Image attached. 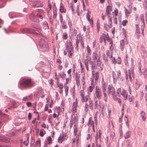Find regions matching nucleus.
I'll return each mask as SVG.
<instances>
[{"label":"nucleus","mask_w":147,"mask_h":147,"mask_svg":"<svg viewBox=\"0 0 147 147\" xmlns=\"http://www.w3.org/2000/svg\"><path fill=\"white\" fill-rule=\"evenodd\" d=\"M34 82L31 79L25 78L21 79L19 83V86L24 88H31L35 85Z\"/></svg>","instance_id":"f257e3e1"},{"label":"nucleus","mask_w":147,"mask_h":147,"mask_svg":"<svg viewBox=\"0 0 147 147\" xmlns=\"http://www.w3.org/2000/svg\"><path fill=\"white\" fill-rule=\"evenodd\" d=\"M86 67V69L87 71L89 70V66L92 69L94 68L95 65H94L92 61H90V59H86L84 61Z\"/></svg>","instance_id":"f03ea898"},{"label":"nucleus","mask_w":147,"mask_h":147,"mask_svg":"<svg viewBox=\"0 0 147 147\" xmlns=\"http://www.w3.org/2000/svg\"><path fill=\"white\" fill-rule=\"evenodd\" d=\"M39 45L42 51H45L48 50L49 46L47 42L41 40L39 42Z\"/></svg>","instance_id":"7ed1b4c3"},{"label":"nucleus","mask_w":147,"mask_h":147,"mask_svg":"<svg viewBox=\"0 0 147 147\" xmlns=\"http://www.w3.org/2000/svg\"><path fill=\"white\" fill-rule=\"evenodd\" d=\"M95 97H96L99 99L101 98L102 96V91L99 87L96 86L95 88Z\"/></svg>","instance_id":"20e7f679"},{"label":"nucleus","mask_w":147,"mask_h":147,"mask_svg":"<svg viewBox=\"0 0 147 147\" xmlns=\"http://www.w3.org/2000/svg\"><path fill=\"white\" fill-rule=\"evenodd\" d=\"M116 92L119 96L120 97L121 95H122L124 97L127 93L126 91L123 88H119L116 90Z\"/></svg>","instance_id":"39448f33"},{"label":"nucleus","mask_w":147,"mask_h":147,"mask_svg":"<svg viewBox=\"0 0 147 147\" xmlns=\"http://www.w3.org/2000/svg\"><path fill=\"white\" fill-rule=\"evenodd\" d=\"M116 72L117 74V76L116 75V73L113 71V78H117L119 79L121 81H123V78L121 76L120 71L119 70H118Z\"/></svg>","instance_id":"423d86ee"},{"label":"nucleus","mask_w":147,"mask_h":147,"mask_svg":"<svg viewBox=\"0 0 147 147\" xmlns=\"http://www.w3.org/2000/svg\"><path fill=\"white\" fill-rule=\"evenodd\" d=\"M81 136V132H78V134L76 136L75 138H73L72 139V142L74 144L76 142V145L77 146L79 143V141H80V137Z\"/></svg>","instance_id":"0eeeda50"},{"label":"nucleus","mask_w":147,"mask_h":147,"mask_svg":"<svg viewBox=\"0 0 147 147\" xmlns=\"http://www.w3.org/2000/svg\"><path fill=\"white\" fill-rule=\"evenodd\" d=\"M107 92L109 96H111L115 94V89L112 86L109 85L107 88Z\"/></svg>","instance_id":"6e6552de"},{"label":"nucleus","mask_w":147,"mask_h":147,"mask_svg":"<svg viewBox=\"0 0 147 147\" xmlns=\"http://www.w3.org/2000/svg\"><path fill=\"white\" fill-rule=\"evenodd\" d=\"M102 93L104 95L103 99L105 101H106L107 100V94H106L107 84L105 83L102 84Z\"/></svg>","instance_id":"1a4fd4ad"},{"label":"nucleus","mask_w":147,"mask_h":147,"mask_svg":"<svg viewBox=\"0 0 147 147\" xmlns=\"http://www.w3.org/2000/svg\"><path fill=\"white\" fill-rule=\"evenodd\" d=\"M38 17H39L41 19H43V17L42 16L38 15V14L36 15H34L33 13H32L30 16V18L34 22L36 21Z\"/></svg>","instance_id":"9d476101"},{"label":"nucleus","mask_w":147,"mask_h":147,"mask_svg":"<svg viewBox=\"0 0 147 147\" xmlns=\"http://www.w3.org/2000/svg\"><path fill=\"white\" fill-rule=\"evenodd\" d=\"M56 78H57V87L59 88V92L60 94H62L63 92V85L61 83L59 84V78H57V77Z\"/></svg>","instance_id":"9b49d317"},{"label":"nucleus","mask_w":147,"mask_h":147,"mask_svg":"<svg viewBox=\"0 0 147 147\" xmlns=\"http://www.w3.org/2000/svg\"><path fill=\"white\" fill-rule=\"evenodd\" d=\"M78 101L77 99L76 98L75 99V101L73 103V106L72 107V110L73 111L76 112L77 111V108L78 106Z\"/></svg>","instance_id":"f8f14e48"},{"label":"nucleus","mask_w":147,"mask_h":147,"mask_svg":"<svg viewBox=\"0 0 147 147\" xmlns=\"http://www.w3.org/2000/svg\"><path fill=\"white\" fill-rule=\"evenodd\" d=\"M108 36V34H107V36H106V34L102 33L101 36L100 38V42L101 43H102L104 42L105 43H106V38Z\"/></svg>","instance_id":"ddd939ff"},{"label":"nucleus","mask_w":147,"mask_h":147,"mask_svg":"<svg viewBox=\"0 0 147 147\" xmlns=\"http://www.w3.org/2000/svg\"><path fill=\"white\" fill-rule=\"evenodd\" d=\"M80 76L78 75L77 74H76L75 79L76 80V84L78 86H79L80 85Z\"/></svg>","instance_id":"4468645a"},{"label":"nucleus","mask_w":147,"mask_h":147,"mask_svg":"<svg viewBox=\"0 0 147 147\" xmlns=\"http://www.w3.org/2000/svg\"><path fill=\"white\" fill-rule=\"evenodd\" d=\"M112 11V8L109 5L107 6L106 8V10L105 12V16L110 14V12Z\"/></svg>","instance_id":"2eb2a0df"},{"label":"nucleus","mask_w":147,"mask_h":147,"mask_svg":"<svg viewBox=\"0 0 147 147\" xmlns=\"http://www.w3.org/2000/svg\"><path fill=\"white\" fill-rule=\"evenodd\" d=\"M92 74L94 78L95 79V80L96 81L99 78V72L97 71L95 73H94L92 71Z\"/></svg>","instance_id":"dca6fc26"},{"label":"nucleus","mask_w":147,"mask_h":147,"mask_svg":"<svg viewBox=\"0 0 147 147\" xmlns=\"http://www.w3.org/2000/svg\"><path fill=\"white\" fill-rule=\"evenodd\" d=\"M0 140L3 142H9V139L5 136L0 137Z\"/></svg>","instance_id":"f3484780"},{"label":"nucleus","mask_w":147,"mask_h":147,"mask_svg":"<svg viewBox=\"0 0 147 147\" xmlns=\"http://www.w3.org/2000/svg\"><path fill=\"white\" fill-rule=\"evenodd\" d=\"M127 93L126 95L124 97V100H127L129 102H131L132 101V98L131 96L129 95H128L127 94Z\"/></svg>","instance_id":"a211bd4d"},{"label":"nucleus","mask_w":147,"mask_h":147,"mask_svg":"<svg viewBox=\"0 0 147 147\" xmlns=\"http://www.w3.org/2000/svg\"><path fill=\"white\" fill-rule=\"evenodd\" d=\"M88 125L89 127H92L93 129L94 128V122L93 121L91 120V118H90L88 122Z\"/></svg>","instance_id":"6ab92c4d"},{"label":"nucleus","mask_w":147,"mask_h":147,"mask_svg":"<svg viewBox=\"0 0 147 147\" xmlns=\"http://www.w3.org/2000/svg\"><path fill=\"white\" fill-rule=\"evenodd\" d=\"M112 27V24H104V28L107 31L109 28H111Z\"/></svg>","instance_id":"aec40b11"},{"label":"nucleus","mask_w":147,"mask_h":147,"mask_svg":"<svg viewBox=\"0 0 147 147\" xmlns=\"http://www.w3.org/2000/svg\"><path fill=\"white\" fill-rule=\"evenodd\" d=\"M60 11L63 13H65L66 10V9L64 7L63 5H61L59 9Z\"/></svg>","instance_id":"412c9836"},{"label":"nucleus","mask_w":147,"mask_h":147,"mask_svg":"<svg viewBox=\"0 0 147 147\" xmlns=\"http://www.w3.org/2000/svg\"><path fill=\"white\" fill-rule=\"evenodd\" d=\"M141 84V82L136 80V82L135 84V88L136 89H138Z\"/></svg>","instance_id":"4be33fe9"},{"label":"nucleus","mask_w":147,"mask_h":147,"mask_svg":"<svg viewBox=\"0 0 147 147\" xmlns=\"http://www.w3.org/2000/svg\"><path fill=\"white\" fill-rule=\"evenodd\" d=\"M32 94H30L28 96L24 97L22 100L24 101H28L32 99Z\"/></svg>","instance_id":"5701e85b"},{"label":"nucleus","mask_w":147,"mask_h":147,"mask_svg":"<svg viewBox=\"0 0 147 147\" xmlns=\"http://www.w3.org/2000/svg\"><path fill=\"white\" fill-rule=\"evenodd\" d=\"M89 96H85L81 98V101L82 102H86L88 99Z\"/></svg>","instance_id":"b1692460"},{"label":"nucleus","mask_w":147,"mask_h":147,"mask_svg":"<svg viewBox=\"0 0 147 147\" xmlns=\"http://www.w3.org/2000/svg\"><path fill=\"white\" fill-rule=\"evenodd\" d=\"M141 116L143 121H145L146 118V116L145 113L143 111H141Z\"/></svg>","instance_id":"393cba45"},{"label":"nucleus","mask_w":147,"mask_h":147,"mask_svg":"<svg viewBox=\"0 0 147 147\" xmlns=\"http://www.w3.org/2000/svg\"><path fill=\"white\" fill-rule=\"evenodd\" d=\"M131 135V132L128 131L127 132L124 134V137L125 139H128L130 137Z\"/></svg>","instance_id":"a878e982"},{"label":"nucleus","mask_w":147,"mask_h":147,"mask_svg":"<svg viewBox=\"0 0 147 147\" xmlns=\"http://www.w3.org/2000/svg\"><path fill=\"white\" fill-rule=\"evenodd\" d=\"M78 131L77 126L76 125H75L74 126V132L75 136H76L78 134H77Z\"/></svg>","instance_id":"bb28decb"},{"label":"nucleus","mask_w":147,"mask_h":147,"mask_svg":"<svg viewBox=\"0 0 147 147\" xmlns=\"http://www.w3.org/2000/svg\"><path fill=\"white\" fill-rule=\"evenodd\" d=\"M100 130H99V134H98L97 133L96 134V136H95V141L96 144L98 143L97 140L99 139L100 140Z\"/></svg>","instance_id":"cd10ccee"},{"label":"nucleus","mask_w":147,"mask_h":147,"mask_svg":"<svg viewBox=\"0 0 147 147\" xmlns=\"http://www.w3.org/2000/svg\"><path fill=\"white\" fill-rule=\"evenodd\" d=\"M99 106L98 101L95 100H94V108L95 109L98 108Z\"/></svg>","instance_id":"c85d7f7f"},{"label":"nucleus","mask_w":147,"mask_h":147,"mask_svg":"<svg viewBox=\"0 0 147 147\" xmlns=\"http://www.w3.org/2000/svg\"><path fill=\"white\" fill-rule=\"evenodd\" d=\"M124 47V42L123 40H122L120 42V48L121 51L123 50Z\"/></svg>","instance_id":"c756f323"},{"label":"nucleus","mask_w":147,"mask_h":147,"mask_svg":"<svg viewBox=\"0 0 147 147\" xmlns=\"http://www.w3.org/2000/svg\"><path fill=\"white\" fill-rule=\"evenodd\" d=\"M143 5L144 8L146 10L147 9V0H144Z\"/></svg>","instance_id":"7c9ffc66"},{"label":"nucleus","mask_w":147,"mask_h":147,"mask_svg":"<svg viewBox=\"0 0 147 147\" xmlns=\"http://www.w3.org/2000/svg\"><path fill=\"white\" fill-rule=\"evenodd\" d=\"M93 90V87L92 86H90L87 88V90L88 94H90Z\"/></svg>","instance_id":"2f4dec72"},{"label":"nucleus","mask_w":147,"mask_h":147,"mask_svg":"<svg viewBox=\"0 0 147 147\" xmlns=\"http://www.w3.org/2000/svg\"><path fill=\"white\" fill-rule=\"evenodd\" d=\"M97 54L96 52H94L92 54V57L94 60H96L97 57Z\"/></svg>","instance_id":"473e14b6"},{"label":"nucleus","mask_w":147,"mask_h":147,"mask_svg":"<svg viewBox=\"0 0 147 147\" xmlns=\"http://www.w3.org/2000/svg\"><path fill=\"white\" fill-rule=\"evenodd\" d=\"M129 78L131 79V76H134L133 70H129Z\"/></svg>","instance_id":"72a5a7b5"},{"label":"nucleus","mask_w":147,"mask_h":147,"mask_svg":"<svg viewBox=\"0 0 147 147\" xmlns=\"http://www.w3.org/2000/svg\"><path fill=\"white\" fill-rule=\"evenodd\" d=\"M46 143H47L48 144H50L52 143V138L50 136H49L47 138V141Z\"/></svg>","instance_id":"f704fd0d"},{"label":"nucleus","mask_w":147,"mask_h":147,"mask_svg":"<svg viewBox=\"0 0 147 147\" xmlns=\"http://www.w3.org/2000/svg\"><path fill=\"white\" fill-rule=\"evenodd\" d=\"M68 45H66V48L63 51V54L64 55H66L67 54V52H68Z\"/></svg>","instance_id":"c9c22d12"},{"label":"nucleus","mask_w":147,"mask_h":147,"mask_svg":"<svg viewBox=\"0 0 147 147\" xmlns=\"http://www.w3.org/2000/svg\"><path fill=\"white\" fill-rule=\"evenodd\" d=\"M80 93L81 98L85 96V92L84 90H81L80 91Z\"/></svg>","instance_id":"e433bc0d"},{"label":"nucleus","mask_w":147,"mask_h":147,"mask_svg":"<svg viewBox=\"0 0 147 147\" xmlns=\"http://www.w3.org/2000/svg\"><path fill=\"white\" fill-rule=\"evenodd\" d=\"M43 5L42 3L40 1L38 2L36 5L34 7H38L42 6Z\"/></svg>","instance_id":"4c0bfd02"},{"label":"nucleus","mask_w":147,"mask_h":147,"mask_svg":"<svg viewBox=\"0 0 147 147\" xmlns=\"http://www.w3.org/2000/svg\"><path fill=\"white\" fill-rule=\"evenodd\" d=\"M118 10L117 8H115V9L114 11L113 12V15H114L116 17L118 15Z\"/></svg>","instance_id":"58836bf2"},{"label":"nucleus","mask_w":147,"mask_h":147,"mask_svg":"<svg viewBox=\"0 0 147 147\" xmlns=\"http://www.w3.org/2000/svg\"><path fill=\"white\" fill-rule=\"evenodd\" d=\"M93 101L91 99L89 100V106L90 109H92L93 106Z\"/></svg>","instance_id":"ea45409f"},{"label":"nucleus","mask_w":147,"mask_h":147,"mask_svg":"<svg viewBox=\"0 0 147 147\" xmlns=\"http://www.w3.org/2000/svg\"><path fill=\"white\" fill-rule=\"evenodd\" d=\"M87 53L88 55H90L91 54V49L89 46L87 45L86 47Z\"/></svg>","instance_id":"a19ab883"},{"label":"nucleus","mask_w":147,"mask_h":147,"mask_svg":"<svg viewBox=\"0 0 147 147\" xmlns=\"http://www.w3.org/2000/svg\"><path fill=\"white\" fill-rule=\"evenodd\" d=\"M63 135L62 136V135L61 136H60L58 138V142L59 143H62L63 140Z\"/></svg>","instance_id":"79ce46f5"},{"label":"nucleus","mask_w":147,"mask_h":147,"mask_svg":"<svg viewBox=\"0 0 147 147\" xmlns=\"http://www.w3.org/2000/svg\"><path fill=\"white\" fill-rule=\"evenodd\" d=\"M91 14V12L89 11H88V12L86 14V18L88 20H90V14Z\"/></svg>","instance_id":"37998d69"},{"label":"nucleus","mask_w":147,"mask_h":147,"mask_svg":"<svg viewBox=\"0 0 147 147\" xmlns=\"http://www.w3.org/2000/svg\"><path fill=\"white\" fill-rule=\"evenodd\" d=\"M64 88L65 90V92L66 96L67 95L68 92L69 87L66 85H64Z\"/></svg>","instance_id":"c03bdc74"},{"label":"nucleus","mask_w":147,"mask_h":147,"mask_svg":"<svg viewBox=\"0 0 147 147\" xmlns=\"http://www.w3.org/2000/svg\"><path fill=\"white\" fill-rule=\"evenodd\" d=\"M79 40L78 39H76L75 48H76V49H77V50H78V45H79Z\"/></svg>","instance_id":"a18cd8bd"},{"label":"nucleus","mask_w":147,"mask_h":147,"mask_svg":"<svg viewBox=\"0 0 147 147\" xmlns=\"http://www.w3.org/2000/svg\"><path fill=\"white\" fill-rule=\"evenodd\" d=\"M107 40L108 42H109L110 44L111 45V46H112L113 44V41L108 36L107 37Z\"/></svg>","instance_id":"49530a36"},{"label":"nucleus","mask_w":147,"mask_h":147,"mask_svg":"<svg viewBox=\"0 0 147 147\" xmlns=\"http://www.w3.org/2000/svg\"><path fill=\"white\" fill-rule=\"evenodd\" d=\"M101 64V63L100 60V56L98 57L97 60V65L98 66H100Z\"/></svg>","instance_id":"de8ad7c7"},{"label":"nucleus","mask_w":147,"mask_h":147,"mask_svg":"<svg viewBox=\"0 0 147 147\" xmlns=\"http://www.w3.org/2000/svg\"><path fill=\"white\" fill-rule=\"evenodd\" d=\"M73 51H69L68 53V55L69 58H72V56L73 55Z\"/></svg>","instance_id":"09e8293b"},{"label":"nucleus","mask_w":147,"mask_h":147,"mask_svg":"<svg viewBox=\"0 0 147 147\" xmlns=\"http://www.w3.org/2000/svg\"><path fill=\"white\" fill-rule=\"evenodd\" d=\"M68 38L67 34L66 32H65L63 34V39L66 40Z\"/></svg>","instance_id":"8fccbe9b"},{"label":"nucleus","mask_w":147,"mask_h":147,"mask_svg":"<svg viewBox=\"0 0 147 147\" xmlns=\"http://www.w3.org/2000/svg\"><path fill=\"white\" fill-rule=\"evenodd\" d=\"M89 106L88 105V104L87 103H86L85 105V106H84V111L86 112H87L88 111V108H89Z\"/></svg>","instance_id":"3c124183"},{"label":"nucleus","mask_w":147,"mask_h":147,"mask_svg":"<svg viewBox=\"0 0 147 147\" xmlns=\"http://www.w3.org/2000/svg\"><path fill=\"white\" fill-rule=\"evenodd\" d=\"M110 57L111 58V60H112L113 63L114 64H115L116 63V62L115 58L114 57H113L112 56V55H111Z\"/></svg>","instance_id":"603ef678"},{"label":"nucleus","mask_w":147,"mask_h":147,"mask_svg":"<svg viewBox=\"0 0 147 147\" xmlns=\"http://www.w3.org/2000/svg\"><path fill=\"white\" fill-rule=\"evenodd\" d=\"M43 27L45 28V29H47L48 28V25L47 22H44L43 24Z\"/></svg>","instance_id":"864d4df0"},{"label":"nucleus","mask_w":147,"mask_h":147,"mask_svg":"<svg viewBox=\"0 0 147 147\" xmlns=\"http://www.w3.org/2000/svg\"><path fill=\"white\" fill-rule=\"evenodd\" d=\"M102 57L103 60H104L105 62H107L108 61V60L107 58L106 57V55L105 54L102 55Z\"/></svg>","instance_id":"5fc2aeb1"},{"label":"nucleus","mask_w":147,"mask_h":147,"mask_svg":"<svg viewBox=\"0 0 147 147\" xmlns=\"http://www.w3.org/2000/svg\"><path fill=\"white\" fill-rule=\"evenodd\" d=\"M113 21L115 24H117V17L115 16L114 15H113Z\"/></svg>","instance_id":"6e6d98bb"},{"label":"nucleus","mask_w":147,"mask_h":147,"mask_svg":"<svg viewBox=\"0 0 147 147\" xmlns=\"http://www.w3.org/2000/svg\"><path fill=\"white\" fill-rule=\"evenodd\" d=\"M19 105V103L17 102H14L13 104L12 107L14 108H16Z\"/></svg>","instance_id":"4d7b16f0"},{"label":"nucleus","mask_w":147,"mask_h":147,"mask_svg":"<svg viewBox=\"0 0 147 147\" xmlns=\"http://www.w3.org/2000/svg\"><path fill=\"white\" fill-rule=\"evenodd\" d=\"M125 15L127 17L129 15V14L131 13V12L128 11V10L126 9H125Z\"/></svg>","instance_id":"13d9d810"},{"label":"nucleus","mask_w":147,"mask_h":147,"mask_svg":"<svg viewBox=\"0 0 147 147\" xmlns=\"http://www.w3.org/2000/svg\"><path fill=\"white\" fill-rule=\"evenodd\" d=\"M116 63H117L118 64H120L121 63V60L119 57H118L116 61Z\"/></svg>","instance_id":"bf43d9fd"},{"label":"nucleus","mask_w":147,"mask_h":147,"mask_svg":"<svg viewBox=\"0 0 147 147\" xmlns=\"http://www.w3.org/2000/svg\"><path fill=\"white\" fill-rule=\"evenodd\" d=\"M128 21L127 20H123L122 22V24L123 25V26H126V24L128 23Z\"/></svg>","instance_id":"052dcab7"},{"label":"nucleus","mask_w":147,"mask_h":147,"mask_svg":"<svg viewBox=\"0 0 147 147\" xmlns=\"http://www.w3.org/2000/svg\"><path fill=\"white\" fill-rule=\"evenodd\" d=\"M68 25L69 27V30L70 31H71V30H73V28H72V24L71 22L68 21Z\"/></svg>","instance_id":"680f3d73"},{"label":"nucleus","mask_w":147,"mask_h":147,"mask_svg":"<svg viewBox=\"0 0 147 147\" xmlns=\"http://www.w3.org/2000/svg\"><path fill=\"white\" fill-rule=\"evenodd\" d=\"M113 98L114 100L116 101L117 100V99L118 98L117 97V95L115 94H114L113 95H112Z\"/></svg>","instance_id":"e2e57ef3"},{"label":"nucleus","mask_w":147,"mask_h":147,"mask_svg":"<svg viewBox=\"0 0 147 147\" xmlns=\"http://www.w3.org/2000/svg\"><path fill=\"white\" fill-rule=\"evenodd\" d=\"M69 8H71V11H72V12H73V13H74V7H73V4L72 3H70L69 4Z\"/></svg>","instance_id":"0e129e2a"},{"label":"nucleus","mask_w":147,"mask_h":147,"mask_svg":"<svg viewBox=\"0 0 147 147\" xmlns=\"http://www.w3.org/2000/svg\"><path fill=\"white\" fill-rule=\"evenodd\" d=\"M82 37H81L80 43L82 47L83 48H84V43L83 41V40L82 39Z\"/></svg>","instance_id":"69168bd1"},{"label":"nucleus","mask_w":147,"mask_h":147,"mask_svg":"<svg viewBox=\"0 0 147 147\" xmlns=\"http://www.w3.org/2000/svg\"><path fill=\"white\" fill-rule=\"evenodd\" d=\"M59 76L63 79L65 78L66 75L65 74H59Z\"/></svg>","instance_id":"338daca9"},{"label":"nucleus","mask_w":147,"mask_h":147,"mask_svg":"<svg viewBox=\"0 0 147 147\" xmlns=\"http://www.w3.org/2000/svg\"><path fill=\"white\" fill-rule=\"evenodd\" d=\"M80 68H81V72L82 73L84 72V68L82 65V64L81 62L80 63Z\"/></svg>","instance_id":"774afa93"}]
</instances>
